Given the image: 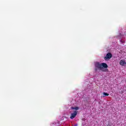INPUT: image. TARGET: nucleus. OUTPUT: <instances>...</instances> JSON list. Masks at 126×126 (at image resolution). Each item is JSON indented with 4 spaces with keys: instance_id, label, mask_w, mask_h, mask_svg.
Returning a JSON list of instances; mask_svg holds the SVG:
<instances>
[{
    "instance_id": "obj_1",
    "label": "nucleus",
    "mask_w": 126,
    "mask_h": 126,
    "mask_svg": "<svg viewBox=\"0 0 126 126\" xmlns=\"http://www.w3.org/2000/svg\"><path fill=\"white\" fill-rule=\"evenodd\" d=\"M98 69L99 70H102V71H104L105 72H107L108 71V64L106 63H100L99 62H96L95 63V69L94 70L95 71H98Z\"/></svg>"
},
{
    "instance_id": "obj_2",
    "label": "nucleus",
    "mask_w": 126,
    "mask_h": 126,
    "mask_svg": "<svg viewBox=\"0 0 126 126\" xmlns=\"http://www.w3.org/2000/svg\"><path fill=\"white\" fill-rule=\"evenodd\" d=\"M77 113L78 112L75 111L74 112V113L71 114V115L70 117V118L71 119V120L74 119V118L76 117V115H77Z\"/></svg>"
},
{
    "instance_id": "obj_3",
    "label": "nucleus",
    "mask_w": 126,
    "mask_h": 126,
    "mask_svg": "<svg viewBox=\"0 0 126 126\" xmlns=\"http://www.w3.org/2000/svg\"><path fill=\"white\" fill-rule=\"evenodd\" d=\"M112 58V54L110 53H108L106 54V56L104 57V60L107 61L108 59H110Z\"/></svg>"
},
{
    "instance_id": "obj_4",
    "label": "nucleus",
    "mask_w": 126,
    "mask_h": 126,
    "mask_svg": "<svg viewBox=\"0 0 126 126\" xmlns=\"http://www.w3.org/2000/svg\"><path fill=\"white\" fill-rule=\"evenodd\" d=\"M120 65H122L123 66L126 65V61H125V60L120 61Z\"/></svg>"
},
{
    "instance_id": "obj_5",
    "label": "nucleus",
    "mask_w": 126,
    "mask_h": 126,
    "mask_svg": "<svg viewBox=\"0 0 126 126\" xmlns=\"http://www.w3.org/2000/svg\"><path fill=\"white\" fill-rule=\"evenodd\" d=\"M103 95H104L103 97H105V96H109V94L104 92Z\"/></svg>"
},
{
    "instance_id": "obj_6",
    "label": "nucleus",
    "mask_w": 126,
    "mask_h": 126,
    "mask_svg": "<svg viewBox=\"0 0 126 126\" xmlns=\"http://www.w3.org/2000/svg\"><path fill=\"white\" fill-rule=\"evenodd\" d=\"M71 109L72 110H76V111H77V110H78L79 108H78V107H71Z\"/></svg>"
},
{
    "instance_id": "obj_7",
    "label": "nucleus",
    "mask_w": 126,
    "mask_h": 126,
    "mask_svg": "<svg viewBox=\"0 0 126 126\" xmlns=\"http://www.w3.org/2000/svg\"><path fill=\"white\" fill-rule=\"evenodd\" d=\"M78 126L77 124H76L74 125V126Z\"/></svg>"
}]
</instances>
